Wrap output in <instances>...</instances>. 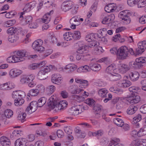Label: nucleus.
I'll return each mask as SVG.
<instances>
[{
    "instance_id": "1",
    "label": "nucleus",
    "mask_w": 146,
    "mask_h": 146,
    "mask_svg": "<svg viewBox=\"0 0 146 146\" xmlns=\"http://www.w3.org/2000/svg\"><path fill=\"white\" fill-rule=\"evenodd\" d=\"M48 107L52 109H55L56 111L63 110L67 105V102L64 101L59 102L56 95H53L50 97L48 101Z\"/></svg>"
},
{
    "instance_id": "2",
    "label": "nucleus",
    "mask_w": 146,
    "mask_h": 146,
    "mask_svg": "<svg viewBox=\"0 0 146 146\" xmlns=\"http://www.w3.org/2000/svg\"><path fill=\"white\" fill-rule=\"evenodd\" d=\"M129 50L125 46H122L117 50V55L118 58L121 60H123L128 56Z\"/></svg>"
},
{
    "instance_id": "3",
    "label": "nucleus",
    "mask_w": 146,
    "mask_h": 146,
    "mask_svg": "<svg viewBox=\"0 0 146 146\" xmlns=\"http://www.w3.org/2000/svg\"><path fill=\"white\" fill-rule=\"evenodd\" d=\"M128 15V11L126 10L120 12L118 15V17L121 19L122 22L124 24L127 25L131 21Z\"/></svg>"
},
{
    "instance_id": "4",
    "label": "nucleus",
    "mask_w": 146,
    "mask_h": 146,
    "mask_svg": "<svg viewBox=\"0 0 146 146\" xmlns=\"http://www.w3.org/2000/svg\"><path fill=\"white\" fill-rule=\"evenodd\" d=\"M42 40L41 39H38L33 43L32 47L35 50L41 52L44 51L45 49L44 47L42 46Z\"/></svg>"
},
{
    "instance_id": "5",
    "label": "nucleus",
    "mask_w": 146,
    "mask_h": 146,
    "mask_svg": "<svg viewBox=\"0 0 146 146\" xmlns=\"http://www.w3.org/2000/svg\"><path fill=\"white\" fill-rule=\"evenodd\" d=\"M38 107L37 102L36 101L32 102L25 110V112L28 114H30L35 111Z\"/></svg>"
},
{
    "instance_id": "6",
    "label": "nucleus",
    "mask_w": 146,
    "mask_h": 146,
    "mask_svg": "<svg viewBox=\"0 0 146 146\" xmlns=\"http://www.w3.org/2000/svg\"><path fill=\"white\" fill-rule=\"evenodd\" d=\"M73 7V3L71 1H64L62 5V9L64 12H66L71 9Z\"/></svg>"
},
{
    "instance_id": "7",
    "label": "nucleus",
    "mask_w": 146,
    "mask_h": 146,
    "mask_svg": "<svg viewBox=\"0 0 146 146\" xmlns=\"http://www.w3.org/2000/svg\"><path fill=\"white\" fill-rule=\"evenodd\" d=\"M137 45L138 47L136 49V53L138 54H141L146 48V41L139 42Z\"/></svg>"
},
{
    "instance_id": "8",
    "label": "nucleus",
    "mask_w": 146,
    "mask_h": 146,
    "mask_svg": "<svg viewBox=\"0 0 146 146\" xmlns=\"http://www.w3.org/2000/svg\"><path fill=\"white\" fill-rule=\"evenodd\" d=\"M62 81V78L59 74H54L52 75L51 81L53 83L59 85L61 83Z\"/></svg>"
},
{
    "instance_id": "9",
    "label": "nucleus",
    "mask_w": 146,
    "mask_h": 146,
    "mask_svg": "<svg viewBox=\"0 0 146 146\" xmlns=\"http://www.w3.org/2000/svg\"><path fill=\"white\" fill-rule=\"evenodd\" d=\"M25 96L24 92L21 90L13 91L12 93V97L15 100H18L23 98Z\"/></svg>"
},
{
    "instance_id": "10",
    "label": "nucleus",
    "mask_w": 146,
    "mask_h": 146,
    "mask_svg": "<svg viewBox=\"0 0 146 146\" xmlns=\"http://www.w3.org/2000/svg\"><path fill=\"white\" fill-rule=\"evenodd\" d=\"M26 51L25 50H21L18 51L16 52V54H15V56L17 57L18 62L22 61L24 60V57L27 56L26 54Z\"/></svg>"
},
{
    "instance_id": "11",
    "label": "nucleus",
    "mask_w": 146,
    "mask_h": 146,
    "mask_svg": "<svg viewBox=\"0 0 146 146\" xmlns=\"http://www.w3.org/2000/svg\"><path fill=\"white\" fill-rule=\"evenodd\" d=\"M137 94V93H135L133 95H131L130 96L128 97L130 100L129 102L130 104H137L140 101V97Z\"/></svg>"
},
{
    "instance_id": "12",
    "label": "nucleus",
    "mask_w": 146,
    "mask_h": 146,
    "mask_svg": "<svg viewBox=\"0 0 146 146\" xmlns=\"http://www.w3.org/2000/svg\"><path fill=\"white\" fill-rule=\"evenodd\" d=\"M84 110V107L82 106H77L72 107V112L74 115H78L79 113Z\"/></svg>"
},
{
    "instance_id": "13",
    "label": "nucleus",
    "mask_w": 146,
    "mask_h": 146,
    "mask_svg": "<svg viewBox=\"0 0 146 146\" xmlns=\"http://www.w3.org/2000/svg\"><path fill=\"white\" fill-rule=\"evenodd\" d=\"M68 89L69 91L73 94H79L80 92L83 91V90L78 88L76 85L70 86Z\"/></svg>"
},
{
    "instance_id": "14",
    "label": "nucleus",
    "mask_w": 146,
    "mask_h": 146,
    "mask_svg": "<svg viewBox=\"0 0 146 146\" xmlns=\"http://www.w3.org/2000/svg\"><path fill=\"white\" fill-rule=\"evenodd\" d=\"M21 73V70L14 68L10 70L9 72V75L12 78H14L19 76Z\"/></svg>"
},
{
    "instance_id": "15",
    "label": "nucleus",
    "mask_w": 146,
    "mask_h": 146,
    "mask_svg": "<svg viewBox=\"0 0 146 146\" xmlns=\"http://www.w3.org/2000/svg\"><path fill=\"white\" fill-rule=\"evenodd\" d=\"M116 9L115 4L114 3L110 4L106 6L104 8L105 11L109 13L113 12Z\"/></svg>"
},
{
    "instance_id": "16",
    "label": "nucleus",
    "mask_w": 146,
    "mask_h": 146,
    "mask_svg": "<svg viewBox=\"0 0 146 146\" xmlns=\"http://www.w3.org/2000/svg\"><path fill=\"white\" fill-rule=\"evenodd\" d=\"M118 68L119 71L122 73H124L129 70L130 67L127 64H120L119 65Z\"/></svg>"
},
{
    "instance_id": "17",
    "label": "nucleus",
    "mask_w": 146,
    "mask_h": 146,
    "mask_svg": "<svg viewBox=\"0 0 146 146\" xmlns=\"http://www.w3.org/2000/svg\"><path fill=\"white\" fill-rule=\"evenodd\" d=\"M27 141L24 138H19L17 139L15 143V146H27Z\"/></svg>"
},
{
    "instance_id": "18",
    "label": "nucleus",
    "mask_w": 146,
    "mask_h": 146,
    "mask_svg": "<svg viewBox=\"0 0 146 146\" xmlns=\"http://www.w3.org/2000/svg\"><path fill=\"white\" fill-rule=\"evenodd\" d=\"M53 13V11L52 10L49 13L45 14L42 18V22L45 23H48L50 21L51 18L50 14H52Z\"/></svg>"
},
{
    "instance_id": "19",
    "label": "nucleus",
    "mask_w": 146,
    "mask_h": 146,
    "mask_svg": "<svg viewBox=\"0 0 146 146\" xmlns=\"http://www.w3.org/2000/svg\"><path fill=\"white\" fill-rule=\"evenodd\" d=\"M131 84V83L129 81L123 80L119 82L118 86L121 87L126 88L129 87Z\"/></svg>"
},
{
    "instance_id": "20",
    "label": "nucleus",
    "mask_w": 146,
    "mask_h": 146,
    "mask_svg": "<svg viewBox=\"0 0 146 146\" xmlns=\"http://www.w3.org/2000/svg\"><path fill=\"white\" fill-rule=\"evenodd\" d=\"M129 76L131 80L135 81L138 80L139 78V74L137 72L133 71L129 73Z\"/></svg>"
},
{
    "instance_id": "21",
    "label": "nucleus",
    "mask_w": 146,
    "mask_h": 146,
    "mask_svg": "<svg viewBox=\"0 0 146 146\" xmlns=\"http://www.w3.org/2000/svg\"><path fill=\"white\" fill-rule=\"evenodd\" d=\"M14 85L13 86L11 84L6 83L0 85V89L5 90H9L13 88Z\"/></svg>"
},
{
    "instance_id": "22",
    "label": "nucleus",
    "mask_w": 146,
    "mask_h": 146,
    "mask_svg": "<svg viewBox=\"0 0 146 146\" xmlns=\"http://www.w3.org/2000/svg\"><path fill=\"white\" fill-rule=\"evenodd\" d=\"M0 140L1 144L3 146H9L11 144L9 139L6 137H1Z\"/></svg>"
},
{
    "instance_id": "23",
    "label": "nucleus",
    "mask_w": 146,
    "mask_h": 146,
    "mask_svg": "<svg viewBox=\"0 0 146 146\" xmlns=\"http://www.w3.org/2000/svg\"><path fill=\"white\" fill-rule=\"evenodd\" d=\"M121 78L120 75L117 73H113L110 74L109 78L110 80L112 81H116L119 80Z\"/></svg>"
},
{
    "instance_id": "24",
    "label": "nucleus",
    "mask_w": 146,
    "mask_h": 146,
    "mask_svg": "<svg viewBox=\"0 0 146 146\" xmlns=\"http://www.w3.org/2000/svg\"><path fill=\"white\" fill-rule=\"evenodd\" d=\"M137 110V107L133 105H130L127 111L128 114L132 115L134 114Z\"/></svg>"
},
{
    "instance_id": "25",
    "label": "nucleus",
    "mask_w": 146,
    "mask_h": 146,
    "mask_svg": "<svg viewBox=\"0 0 146 146\" xmlns=\"http://www.w3.org/2000/svg\"><path fill=\"white\" fill-rule=\"evenodd\" d=\"M37 76L38 79L41 80H44L47 77L46 73L42 70L38 72Z\"/></svg>"
},
{
    "instance_id": "26",
    "label": "nucleus",
    "mask_w": 146,
    "mask_h": 146,
    "mask_svg": "<svg viewBox=\"0 0 146 146\" xmlns=\"http://www.w3.org/2000/svg\"><path fill=\"white\" fill-rule=\"evenodd\" d=\"M99 95L102 98H106L108 96L107 90L105 89H100L98 92Z\"/></svg>"
},
{
    "instance_id": "27",
    "label": "nucleus",
    "mask_w": 146,
    "mask_h": 146,
    "mask_svg": "<svg viewBox=\"0 0 146 146\" xmlns=\"http://www.w3.org/2000/svg\"><path fill=\"white\" fill-rule=\"evenodd\" d=\"M135 61L138 64L141 65V67L146 63V58L145 57H141L135 59Z\"/></svg>"
},
{
    "instance_id": "28",
    "label": "nucleus",
    "mask_w": 146,
    "mask_h": 146,
    "mask_svg": "<svg viewBox=\"0 0 146 146\" xmlns=\"http://www.w3.org/2000/svg\"><path fill=\"white\" fill-rule=\"evenodd\" d=\"M91 70L94 71H98L100 70L101 68L100 64L98 63H94L90 64Z\"/></svg>"
},
{
    "instance_id": "29",
    "label": "nucleus",
    "mask_w": 146,
    "mask_h": 146,
    "mask_svg": "<svg viewBox=\"0 0 146 146\" xmlns=\"http://www.w3.org/2000/svg\"><path fill=\"white\" fill-rule=\"evenodd\" d=\"M91 70V67L88 65H85L79 67L78 69V71H82V72H87L90 71Z\"/></svg>"
},
{
    "instance_id": "30",
    "label": "nucleus",
    "mask_w": 146,
    "mask_h": 146,
    "mask_svg": "<svg viewBox=\"0 0 146 146\" xmlns=\"http://www.w3.org/2000/svg\"><path fill=\"white\" fill-rule=\"evenodd\" d=\"M104 132L102 130H100L95 132H90L89 134L90 136H100L103 135Z\"/></svg>"
},
{
    "instance_id": "31",
    "label": "nucleus",
    "mask_w": 146,
    "mask_h": 146,
    "mask_svg": "<svg viewBox=\"0 0 146 146\" xmlns=\"http://www.w3.org/2000/svg\"><path fill=\"white\" fill-rule=\"evenodd\" d=\"M7 60V62L9 63H14L18 62L17 57V58L15 55L8 57Z\"/></svg>"
},
{
    "instance_id": "32",
    "label": "nucleus",
    "mask_w": 146,
    "mask_h": 146,
    "mask_svg": "<svg viewBox=\"0 0 146 146\" xmlns=\"http://www.w3.org/2000/svg\"><path fill=\"white\" fill-rule=\"evenodd\" d=\"M87 48V46L85 45L83 46L79 47L77 50V52L79 54L86 53L88 52Z\"/></svg>"
},
{
    "instance_id": "33",
    "label": "nucleus",
    "mask_w": 146,
    "mask_h": 146,
    "mask_svg": "<svg viewBox=\"0 0 146 146\" xmlns=\"http://www.w3.org/2000/svg\"><path fill=\"white\" fill-rule=\"evenodd\" d=\"M33 20V17L30 16L28 15L24 17L22 24L23 25H25L31 22Z\"/></svg>"
},
{
    "instance_id": "34",
    "label": "nucleus",
    "mask_w": 146,
    "mask_h": 146,
    "mask_svg": "<svg viewBox=\"0 0 146 146\" xmlns=\"http://www.w3.org/2000/svg\"><path fill=\"white\" fill-rule=\"evenodd\" d=\"M129 90L131 92V95H132L135 93H137V92L140 90V88L138 87L133 86L129 88Z\"/></svg>"
},
{
    "instance_id": "35",
    "label": "nucleus",
    "mask_w": 146,
    "mask_h": 146,
    "mask_svg": "<svg viewBox=\"0 0 146 146\" xmlns=\"http://www.w3.org/2000/svg\"><path fill=\"white\" fill-rule=\"evenodd\" d=\"M111 19L110 18L109 16L106 17L103 19L102 21V23L104 24H108V27H109V26H111Z\"/></svg>"
},
{
    "instance_id": "36",
    "label": "nucleus",
    "mask_w": 146,
    "mask_h": 146,
    "mask_svg": "<svg viewBox=\"0 0 146 146\" xmlns=\"http://www.w3.org/2000/svg\"><path fill=\"white\" fill-rule=\"evenodd\" d=\"M46 99L44 97L40 98L37 102V105L39 107L42 106L46 103Z\"/></svg>"
},
{
    "instance_id": "37",
    "label": "nucleus",
    "mask_w": 146,
    "mask_h": 146,
    "mask_svg": "<svg viewBox=\"0 0 146 146\" xmlns=\"http://www.w3.org/2000/svg\"><path fill=\"white\" fill-rule=\"evenodd\" d=\"M18 30V29L17 28L13 27L9 28L7 29V32L8 34L11 35L15 33Z\"/></svg>"
},
{
    "instance_id": "38",
    "label": "nucleus",
    "mask_w": 146,
    "mask_h": 146,
    "mask_svg": "<svg viewBox=\"0 0 146 146\" xmlns=\"http://www.w3.org/2000/svg\"><path fill=\"white\" fill-rule=\"evenodd\" d=\"M113 121L114 123L119 126L122 127L124 125V122L120 118H114Z\"/></svg>"
},
{
    "instance_id": "39",
    "label": "nucleus",
    "mask_w": 146,
    "mask_h": 146,
    "mask_svg": "<svg viewBox=\"0 0 146 146\" xmlns=\"http://www.w3.org/2000/svg\"><path fill=\"white\" fill-rule=\"evenodd\" d=\"M81 34L80 32L79 31H75L74 34L72 33L71 35L74 40L79 39L81 37Z\"/></svg>"
},
{
    "instance_id": "40",
    "label": "nucleus",
    "mask_w": 146,
    "mask_h": 146,
    "mask_svg": "<svg viewBox=\"0 0 146 146\" xmlns=\"http://www.w3.org/2000/svg\"><path fill=\"white\" fill-rule=\"evenodd\" d=\"M146 135V127L141 128L138 132V136L141 137Z\"/></svg>"
},
{
    "instance_id": "41",
    "label": "nucleus",
    "mask_w": 146,
    "mask_h": 146,
    "mask_svg": "<svg viewBox=\"0 0 146 146\" xmlns=\"http://www.w3.org/2000/svg\"><path fill=\"white\" fill-rule=\"evenodd\" d=\"M25 101L23 98L14 100V104L15 106H20L24 103Z\"/></svg>"
},
{
    "instance_id": "42",
    "label": "nucleus",
    "mask_w": 146,
    "mask_h": 146,
    "mask_svg": "<svg viewBox=\"0 0 146 146\" xmlns=\"http://www.w3.org/2000/svg\"><path fill=\"white\" fill-rule=\"evenodd\" d=\"M19 39V37L17 35L9 36L8 38V40L11 42H16Z\"/></svg>"
},
{
    "instance_id": "43",
    "label": "nucleus",
    "mask_w": 146,
    "mask_h": 146,
    "mask_svg": "<svg viewBox=\"0 0 146 146\" xmlns=\"http://www.w3.org/2000/svg\"><path fill=\"white\" fill-rule=\"evenodd\" d=\"M4 114L7 118H9L13 115V112L11 110L7 109L5 110Z\"/></svg>"
},
{
    "instance_id": "44",
    "label": "nucleus",
    "mask_w": 146,
    "mask_h": 146,
    "mask_svg": "<svg viewBox=\"0 0 146 146\" xmlns=\"http://www.w3.org/2000/svg\"><path fill=\"white\" fill-rule=\"evenodd\" d=\"M141 119V115L140 114H138L135 117L133 118V120L132 121L131 123L133 124L137 123V122L140 121Z\"/></svg>"
},
{
    "instance_id": "45",
    "label": "nucleus",
    "mask_w": 146,
    "mask_h": 146,
    "mask_svg": "<svg viewBox=\"0 0 146 146\" xmlns=\"http://www.w3.org/2000/svg\"><path fill=\"white\" fill-rule=\"evenodd\" d=\"M76 17H74L71 18L70 20V23L71 24H75L78 25L80 24L79 19H77Z\"/></svg>"
},
{
    "instance_id": "46",
    "label": "nucleus",
    "mask_w": 146,
    "mask_h": 146,
    "mask_svg": "<svg viewBox=\"0 0 146 146\" xmlns=\"http://www.w3.org/2000/svg\"><path fill=\"white\" fill-rule=\"evenodd\" d=\"M55 87L53 85H51L48 86L46 90L49 94L53 93L55 90Z\"/></svg>"
},
{
    "instance_id": "47",
    "label": "nucleus",
    "mask_w": 146,
    "mask_h": 146,
    "mask_svg": "<svg viewBox=\"0 0 146 146\" xmlns=\"http://www.w3.org/2000/svg\"><path fill=\"white\" fill-rule=\"evenodd\" d=\"M95 36L93 34H90L87 35L86 37V40L88 42H90L94 40L95 39Z\"/></svg>"
},
{
    "instance_id": "48",
    "label": "nucleus",
    "mask_w": 146,
    "mask_h": 146,
    "mask_svg": "<svg viewBox=\"0 0 146 146\" xmlns=\"http://www.w3.org/2000/svg\"><path fill=\"white\" fill-rule=\"evenodd\" d=\"M26 116V113H23L19 114L18 117L17 119L19 120H21L22 123L25 120V119Z\"/></svg>"
},
{
    "instance_id": "49",
    "label": "nucleus",
    "mask_w": 146,
    "mask_h": 146,
    "mask_svg": "<svg viewBox=\"0 0 146 146\" xmlns=\"http://www.w3.org/2000/svg\"><path fill=\"white\" fill-rule=\"evenodd\" d=\"M54 67V66L51 65H49L48 66H45L43 67L44 69L42 70L45 72V73L47 74V72H49Z\"/></svg>"
},
{
    "instance_id": "50",
    "label": "nucleus",
    "mask_w": 146,
    "mask_h": 146,
    "mask_svg": "<svg viewBox=\"0 0 146 146\" xmlns=\"http://www.w3.org/2000/svg\"><path fill=\"white\" fill-rule=\"evenodd\" d=\"M137 4L138 8L143 7L146 5V0H139Z\"/></svg>"
},
{
    "instance_id": "51",
    "label": "nucleus",
    "mask_w": 146,
    "mask_h": 146,
    "mask_svg": "<svg viewBox=\"0 0 146 146\" xmlns=\"http://www.w3.org/2000/svg\"><path fill=\"white\" fill-rule=\"evenodd\" d=\"M99 45V42L93 40L88 44L89 46L90 47H96Z\"/></svg>"
},
{
    "instance_id": "52",
    "label": "nucleus",
    "mask_w": 146,
    "mask_h": 146,
    "mask_svg": "<svg viewBox=\"0 0 146 146\" xmlns=\"http://www.w3.org/2000/svg\"><path fill=\"white\" fill-rule=\"evenodd\" d=\"M37 89L38 91V93H43L44 92L45 88L44 86L42 84H39L37 86Z\"/></svg>"
},
{
    "instance_id": "53",
    "label": "nucleus",
    "mask_w": 146,
    "mask_h": 146,
    "mask_svg": "<svg viewBox=\"0 0 146 146\" xmlns=\"http://www.w3.org/2000/svg\"><path fill=\"white\" fill-rule=\"evenodd\" d=\"M16 21L15 20H9L5 23V25L6 27H9L13 25L15 23Z\"/></svg>"
},
{
    "instance_id": "54",
    "label": "nucleus",
    "mask_w": 146,
    "mask_h": 146,
    "mask_svg": "<svg viewBox=\"0 0 146 146\" xmlns=\"http://www.w3.org/2000/svg\"><path fill=\"white\" fill-rule=\"evenodd\" d=\"M39 93L37 89H36L31 90L29 92V94L32 96H35L38 95Z\"/></svg>"
},
{
    "instance_id": "55",
    "label": "nucleus",
    "mask_w": 146,
    "mask_h": 146,
    "mask_svg": "<svg viewBox=\"0 0 146 146\" xmlns=\"http://www.w3.org/2000/svg\"><path fill=\"white\" fill-rule=\"evenodd\" d=\"M71 34L72 33L70 32H68L66 33L65 34H64L63 38L64 40L67 41L70 40L72 38H70V35H71Z\"/></svg>"
},
{
    "instance_id": "56",
    "label": "nucleus",
    "mask_w": 146,
    "mask_h": 146,
    "mask_svg": "<svg viewBox=\"0 0 146 146\" xmlns=\"http://www.w3.org/2000/svg\"><path fill=\"white\" fill-rule=\"evenodd\" d=\"M139 0H127L128 4L130 6H133L137 3Z\"/></svg>"
},
{
    "instance_id": "57",
    "label": "nucleus",
    "mask_w": 146,
    "mask_h": 146,
    "mask_svg": "<svg viewBox=\"0 0 146 146\" xmlns=\"http://www.w3.org/2000/svg\"><path fill=\"white\" fill-rule=\"evenodd\" d=\"M115 65L114 64H112L107 68L106 71L107 72L112 71L115 69Z\"/></svg>"
},
{
    "instance_id": "58",
    "label": "nucleus",
    "mask_w": 146,
    "mask_h": 146,
    "mask_svg": "<svg viewBox=\"0 0 146 146\" xmlns=\"http://www.w3.org/2000/svg\"><path fill=\"white\" fill-rule=\"evenodd\" d=\"M29 69L30 70H35L39 68L38 63H35L30 64L29 67Z\"/></svg>"
},
{
    "instance_id": "59",
    "label": "nucleus",
    "mask_w": 146,
    "mask_h": 146,
    "mask_svg": "<svg viewBox=\"0 0 146 146\" xmlns=\"http://www.w3.org/2000/svg\"><path fill=\"white\" fill-rule=\"evenodd\" d=\"M130 145L131 146H140L139 140L136 139L133 141Z\"/></svg>"
},
{
    "instance_id": "60",
    "label": "nucleus",
    "mask_w": 146,
    "mask_h": 146,
    "mask_svg": "<svg viewBox=\"0 0 146 146\" xmlns=\"http://www.w3.org/2000/svg\"><path fill=\"white\" fill-rule=\"evenodd\" d=\"M102 108V106L100 104H97L95 105L93 109L96 111L98 112Z\"/></svg>"
},
{
    "instance_id": "61",
    "label": "nucleus",
    "mask_w": 146,
    "mask_h": 146,
    "mask_svg": "<svg viewBox=\"0 0 146 146\" xmlns=\"http://www.w3.org/2000/svg\"><path fill=\"white\" fill-rule=\"evenodd\" d=\"M139 23L142 24H144L146 23V15L142 16L139 19Z\"/></svg>"
},
{
    "instance_id": "62",
    "label": "nucleus",
    "mask_w": 146,
    "mask_h": 146,
    "mask_svg": "<svg viewBox=\"0 0 146 146\" xmlns=\"http://www.w3.org/2000/svg\"><path fill=\"white\" fill-rule=\"evenodd\" d=\"M27 78L28 83L33 82V80L35 78V76L34 75L31 74L30 75L27 76Z\"/></svg>"
},
{
    "instance_id": "63",
    "label": "nucleus",
    "mask_w": 146,
    "mask_h": 146,
    "mask_svg": "<svg viewBox=\"0 0 146 146\" xmlns=\"http://www.w3.org/2000/svg\"><path fill=\"white\" fill-rule=\"evenodd\" d=\"M106 29L105 28L100 29L98 31L99 33L103 36H104L105 35H106Z\"/></svg>"
},
{
    "instance_id": "64",
    "label": "nucleus",
    "mask_w": 146,
    "mask_h": 146,
    "mask_svg": "<svg viewBox=\"0 0 146 146\" xmlns=\"http://www.w3.org/2000/svg\"><path fill=\"white\" fill-rule=\"evenodd\" d=\"M140 111L143 113H146V104L142 106L140 109Z\"/></svg>"
}]
</instances>
